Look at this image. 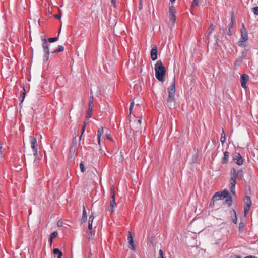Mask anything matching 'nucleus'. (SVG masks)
<instances>
[{
  "mask_svg": "<svg viewBox=\"0 0 258 258\" xmlns=\"http://www.w3.org/2000/svg\"><path fill=\"white\" fill-rule=\"evenodd\" d=\"M215 30V26L213 25L212 23H211L210 25L209 26L208 29V36L207 38H209V36L211 34V33L213 32V31Z\"/></svg>",
  "mask_w": 258,
  "mask_h": 258,
  "instance_id": "4be33fe9",
  "label": "nucleus"
},
{
  "mask_svg": "<svg viewBox=\"0 0 258 258\" xmlns=\"http://www.w3.org/2000/svg\"><path fill=\"white\" fill-rule=\"evenodd\" d=\"M61 257H62V256H57V258H62Z\"/></svg>",
  "mask_w": 258,
  "mask_h": 258,
  "instance_id": "bf43d9fd",
  "label": "nucleus"
},
{
  "mask_svg": "<svg viewBox=\"0 0 258 258\" xmlns=\"http://www.w3.org/2000/svg\"><path fill=\"white\" fill-rule=\"evenodd\" d=\"M214 38L216 39V43L215 44H216L217 46H219L218 44V41H219V39L215 35L214 36Z\"/></svg>",
  "mask_w": 258,
  "mask_h": 258,
  "instance_id": "09e8293b",
  "label": "nucleus"
},
{
  "mask_svg": "<svg viewBox=\"0 0 258 258\" xmlns=\"http://www.w3.org/2000/svg\"><path fill=\"white\" fill-rule=\"evenodd\" d=\"M237 173V178L238 180H241L243 178V171L242 170L240 169L238 171H236Z\"/></svg>",
  "mask_w": 258,
  "mask_h": 258,
  "instance_id": "412c9836",
  "label": "nucleus"
},
{
  "mask_svg": "<svg viewBox=\"0 0 258 258\" xmlns=\"http://www.w3.org/2000/svg\"><path fill=\"white\" fill-rule=\"evenodd\" d=\"M64 47L62 45H58V48L54 50L52 53H57L59 52H61L63 51Z\"/></svg>",
  "mask_w": 258,
  "mask_h": 258,
  "instance_id": "393cba45",
  "label": "nucleus"
},
{
  "mask_svg": "<svg viewBox=\"0 0 258 258\" xmlns=\"http://www.w3.org/2000/svg\"><path fill=\"white\" fill-rule=\"evenodd\" d=\"M127 240L128 241L129 248L133 251H135L136 246L134 244L133 236L132 233L130 231L128 232Z\"/></svg>",
  "mask_w": 258,
  "mask_h": 258,
  "instance_id": "1a4fd4ad",
  "label": "nucleus"
},
{
  "mask_svg": "<svg viewBox=\"0 0 258 258\" xmlns=\"http://www.w3.org/2000/svg\"><path fill=\"white\" fill-rule=\"evenodd\" d=\"M199 4V0H193L192 6L195 4L196 5L198 6Z\"/></svg>",
  "mask_w": 258,
  "mask_h": 258,
  "instance_id": "c03bdc74",
  "label": "nucleus"
},
{
  "mask_svg": "<svg viewBox=\"0 0 258 258\" xmlns=\"http://www.w3.org/2000/svg\"><path fill=\"white\" fill-rule=\"evenodd\" d=\"M60 28L59 29V32H58V36H59L60 33ZM58 39V36L57 37H52V38H49L48 39V41L50 43H53V42H54L56 41H57Z\"/></svg>",
  "mask_w": 258,
  "mask_h": 258,
  "instance_id": "a878e982",
  "label": "nucleus"
},
{
  "mask_svg": "<svg viewBox=\"0 0 258 258\" xmlns=\"http://www.w3.org/2000/svg\"><path fill=\"white\" fill-rule=\"evenodd\" d=\"M80 168L81 172L84 173L85 171V168L84 164L82 162H81L80 163Z\"/></svg>",
  "mask_w": 258,
  "mask_h": 258,
  "instance_id": "e433bc0d",
  "label": "nucleus"
},
{
  "mask_svg": "<svg viewBox=\"0 0 258 258\" xmlns=\"http://www.w3.org/2000/svg\"><path fill=\"white\" fill-rule=\"evenodd\" d=\"M241 40L238 42V44L240 47H245L246 46V42L248 40V33L244 24L242 23V28L240 30Z\"/></svg>",
  "mask_w": 258,
  "mask_h": 258,
  "instance_id": "f03ea898",
  "label": "nucleus"
},
{
  "mask_svg": "<svg viewBox=\"0 0 258 258\" xmlns=\"http://www.w3.org/2000/svg\"><path fill=\"white\" fill-rule=\"evenodd\" d=\"M230 189L231 192L232 194L235 195V185L236 184V179H237V173H236V170L235 168H232L230 170Z\"/></svg>",
  "mask_w": 258,
  "mask_h": 258,
  "instance_id": "7ed1b4c3",
  "label": "nucleus"
},
{
  "mask_svg": "<svg viewBox=\"0 0 258 258\" xmlns=\"http://www.w3.org/2000/svg\"><path fill=\"white\" fill-rule=\"evenodd\" d=\"M58 256H62V252L61 251H60V252L58 254Z\"/></svg>",
  "mask_w": 258,
  "mask_h": 258,
  "instance_id": "603ef678",
  "label": "nucleus"
},
{
  "mask_svg": "<svg viewBox=\"0 0 258 258\" xmlns=\"http://www.w3.org/2000/svg\"><path fill=\"white\" fill-rule=\"evenodd\" d=\"M89 233L90 235H92V231H89Z\"/></svg>",
  "mask_w": 258,
  "mask_h": 258,
  "instance_id": "4d7b16f0",
  "label": "nucleus"
},
{
  "mask_svg": "<svg viewBox=\"0 0 258 258\" xmlns=\"http://www.w3.org/2000/svg\"><path fill=\"white\" fill-rule=\"evenodd\" d=\"M132 109H133L132 108H130V109H129V110H130V115H131V114L132 113Z\"/></svg>",
  "mask_w": 258,
  "mask_h": 258,
  "instance_id": "6e6d98bb",
  "label": "nucleus"
},
{
  "mask_svg": "<svg viewBox=\"0 0 258 258\" xmlns=\"http://www.w3.org/2000/svg\"><path fill=\"white\" fill-rule=\"evenodd\" d=\"M221 199L222 198L220 195V192L218 191L216 192L212 197L213 204H214L215 201L219 200Z\"/></svg>",
  "mask_w": 258,
  "mask_h": 258,
  "instance_id": "6ab92c4d",
  "label": "nucleus"
},
{
  "mask_svg": "<svg viewBox=\"0 0 258 258\" xmlns=\"http://www.w3.org/2000/svg\"><path fill=\"white\" fill-rule=\"evenodd\" d=\"M58 235V232L57 231H54L52 232L50 237L49 238L48 241L49 242L50 244L51 245L53 239L55 238Z\"/></svg>",
  "mask_w": 258,
  "mask_h": 258,
  "instance_id": "aec40b11",
  "label": "nucleus"
},
{
  "mask_svg": "<svg viewBox=\"0 0 258 258\" xmlns=\"http://www.w3.org/2000/svg\"><path fill=\"white\" fill-rule=\"evenodd\" d=\"M230 153L228 151L224 152V157L221 159V163L223 164H226L228 162V159L229 157Z\"/></svg>",
  "mask_w": 258,
  "mask_h": 258,
  "instance_id": "dca6fc26",
  "label": "nucleus"
},
{
  "mask_svg": "<svg viewBox=\"0 0 258 258\" xmlns=\"http://www.w3.org/2000/svg\"><path fill=\"white\" fill-rule=\"evenodd\" d=\"M170 1L171 2V3H173L175 1V0H170Z\"/></svg>",
  "mask_w": 258,
  "mask_h": 258,
  "instance_id": "13d9d810",
  "label": "nucleus"
},
{
  "mask_svg": "<svg viewBox=\"0 0 258 258\" xmlns=\"http://www.w3.org/2000/svg\"><path fill=\"white\" fill-rule=\"evenodd\" d=\"M54 17L57 19H60L61 18V15L58 14H55L54 15Z\"/></svg>",
  "mask_w": 258,
  "mask_h": 258,
  "instance_id": "a18cd8bd",
  "label": "nucleus"
},
{
  "mask_svg": "<svg viewBox=\"0 0 258 258\" xmlns=\"http://www.w3.org/2000/svg\"><path fill=\"white\" fill-rule=\"evenodd\" d=\"M247 54V50L244 49L243 51L241 52V55L240 56L241 58H242L243 60L246 58Z\"/></svg>",
  "mask_w": 258,
  "mask_h": 258,
  "instance_id": "c756f323",
  "label": "nucleus"
},
{
  "mask_svg": "<svg viewBox=\"0 0 258 258\" xmlns=\"http://www.w3.org/2000/svg\"><path fill=\"white\" fill-rule=\"evenodd\" d=\"M222 131H223L221 134L220 141L222 142V143H224L226 141V138H225V133L224 132L223 129H222Z\"/></svg>",
  "mask_w": 258,
  "mask_h": 258,
  "instance_id": "473e14b6",
  "label": "nucleus"
},
{
  "mask_svg": "<svg viewBox=\"0 0 258 258\" xmlns=\"http://www.w3.org/2000/svg\"><path fill=\"white\" fill-rule=\"evenodd\" d=\"M244 230V224L242 222H240L239 224V232H242Z\"/></svg>",
  "mask_w": 258,
  "mask_h": 258,
  "instance_id": "c9c22d12",
  "label": "nucleus"
},
{
  "mask_svg": "<svg viewBox=\"0 0 258 258\" xmlns=\"http://www.w3.org/2000/svg\"><path fill=\"white\" fill-rule=\"evenodd\" d=\"M61 250H59L58 248H54L53 250V252L54 254L58 255V254L60 252Z\"/></svg>",
  "mask_w": 258,
  "mask_h": 258,
  "instance_id": "ea45409f",
  "label": "nucleus"
},
{
  "mask_svg": "<svg viewBox=\"0 0 258 258\" xmlns=\"http://www.w3.org/2000/svg\"><path fill=\"white\" fill-rule=\"evenodd\" d=\"M243 203L244 212L245 215H246L249 212L252 204L250 197L249 196L246 195L243 199Z\"/></svg>",
  "mask_w": 258,
  "mask_h": 258,
  "instance_id": "423d86ee",
  "label": "nucleus"
},
{
  "mask_svg": "<svg viewBox=\"0 0 258 258\" xmlns=\"http://www.w3.org/2000/svg\"><path fill=\"white\" fill-rule=\"evenodd\" d=\"M86 123L85 122H84V124H83V126L82 127L81 135V136L79 137L80 140L81 139L82 135H83L84 132H85V128H86Z\"/></svg>",
  "mask_w": 258,
  "mask_h": 258,
  "instance_id": "72a5a7b5",
  "label": "nucleus"
},
{
  "mask_svg": "<svg viewBox=\"0 0 258 258\" xmlns=\"http://www.w3.org/2000/svg\"><path fill=\"white\" fill-rule=\"evenodd\" d=\"M93 108V103H92L91 101H90V102H89L88 109L86 112V117L87 119H89L91 117Z\"/></svg>",
  "mask_w": 258,
  "mask_h": 258,
  "instance_id": "2eb2a0df",
  "label": "nucleus"
},
{
  "mask_svg": "<svg viewBox=\"0 0 258 258\" xmlns=\"http://www.w3.org/2000/svg\"><path fill=\"white\" fill-rule=\"evenodd\" d=\"M2 146L1 143L0 142V153H2Z\"/></svg>",
  "mask_w": 258,
  "mask_h": 258,
  "instance_id": "5fc2aeb1",
  "label": "nucleus"
},
{
  "mask_svg": "<svg viewBox=\"0 0 258 258\" xmlns=\"http://www.w3.org/2000/svg\"><path fill=\"white\" fill-rule=\"evenodd\" d=\"M175 80L174 79L173 84L167 88L168 96L166 101L169 103H171L174 101L175 92Z\"/></svg>",
  "mask_w": 258,
  "mask_h": 258,
  "instance_id": "39448f33",
  "label": "nucleus"
},
{
  "mask_svg": "<svg viewBox=\"0 0 258 258\" xmlns=\"http://www.w3.org/2000/svg\"><path fill=\"white\" fill-rule=\"evenodd\" d=\"M252 11L255 15H258V7H253Z\"/></svg>",
  "mask_w": 258,
  "mask_h": 258,
  "instance_id": "58836bf2",
  "label": "nucleus"
},
{
  "mask_svg": "<svg viewBox=\"0 0 258 258\" xmlns=\"http://www.w3.org/2000/svg\"><path fill=\"white\" fill-rule=\"evenodd\" d=\"M23 93H22V99L21 100H20L21 101V103L20 104V106H21V104L22 103V102H23V100L25 98V95H26V92H25V89L24 88H23Z\"/></svg>",
  "mask_w": 258,
  "mask_h": 258,
  "instance_id": "f704fd0d",
  "label": "nucleus"
},
{
  "mask_svg": "<svg viewBox=\"0 0 258 258\" xmlns=\"http://www.w3.org/2000/svg\"><path fill=\"white\" fill-rule=\"evenodd\" d=\"M241 256L240 255H231L229 258H241Z\"/></svg>",
  "mask_w": 258,
  "mask_h": 258,
  "instance_id": "49530a36",
  "label": "nucleus"
},
{
  "mask_svg": "<svg viewBox=\"0 0 258 258\" xmlns=\"http://www.w3.org/2000/svg\"><path fill=\"white\" fill-rule=\"evenodd\" d=\"M158 258H163V252L161 249L159 250V256Z\"/></svg>",
  "mask_w": 258,
  "mask_h": 258,
  "instance_id": "a19ab883",
  "label": "nucleus"
},
{
  "mask_svg": "<svg viewBox=\"0 0 258 258\" xmlns=\"http://www.w3.org/2000/svg\"><path fill=\"white\" fill-rule=\"evenodd\" d=\"M110 195H111V201H115V190H114V189L113 187H112L110 189Z\"/></svg>",
  "mask_w": 258,
  "mask_h": 258,
  "instance_id": "7c9ffc66",
  "label": "nucleus"
},
{
  "mask_svg": "<svg viewBox=\"0 0 258 258\" xmlns=\"http://www.w3.org/2000/svg\"><path fill=\"white\" fill-rule=\"evenodd\" d=\"M235 21L234 12L232 11L231 13V22L228 25V32L227 33V35L229 36L232 35L231 29L233 28Z\"/></svg>",
  "mask_w": 258,
  "mask_h": 258,
  "instance_id": "9b49d317",
  "label": "nucleus"
},
{
  "mask_svg": "<svg viewBox=\"0 0 258 258\" xmlns=\"http://www.w3.org/2000/svg\"><path fill=\"white\" fill-rule=\"evenodd\" d=\"M141 122L142 120L141 119H139L136 121L137 126L135 128L136 132H139V130L141 128Z\"/></svg>",
  "mask_w": 258,
  "mask_h": 258,
  "instance_id": "cd10ccee",
  "label": "nucleus"
},
{
  "mask_svg": "<svg viewBox=\"0 0 258 258\" xmlns=\"http://www.w3.org/2000/svg\"><path fill=\"white\" fill-rule=\"evenodd\" d=\"M157 46L154 45L150 52L151 58L153 61L157 59Z\"/></svg>",
  "mask_w": 258,
  "mask_h": 258,
  "instance_id": "ddd939ff",
  "label": "nucleus"
},
{
  "mask_svg": "<svg viewBox=\"0 0 258 258\" xmlns=\"http://www.w3.org/2000/svg\"><path fill=\"white\" fill-rule=\"evenodd\" d=\"M88 230L92 231V224L89 222L88 223Z\"/></svg>",
  "mask_w": 258,
  "mask_h": 258,
  "instance_id": "37998d69",
  "label": "nucleus"
},
{
  "mask_svg": "<svg viewBox=\"0 0 258 258\" xmlns=\"http://www.w3.org/2000/svg\"><path fill=\"white\" fill-rule=\"evenodd\" d=\"M243 60L239 57L235 61V66H240L243 62Z\"/></svg>",
  "mask_w": 258,
  "mask_h": 258,
  "instance_id": "2f4dec72",
  "label": "nucleus"
},
{
  "mask_svg": "<svg viewBox=\"0 0 258 258\" xmlns=\"http://www.w3.org/2000/svg\"><path fill=\"white\" fill-rule=\"evenodd\" d=\"M105 136L108 139H109L111 141H113V139L112 138L109 134H106Z\"/></svg>",
  "mask_w": 258,
  "mask_h": 258,
  "instance_id": "79ce46f5",
  "label": "nucleus"
},
{
  "mask_svg": "<svg viewBox=\"0 0 258 258\" xmlns=\"http://www.w3.org/2000/svg\"><path fill=\"white\" fill-rule=\"evenodd\" d=\"M87 212L85 210V206H83V214H82V217L81 219V223H85L87 221Z\"/></svg>",
  "mask_w": 258,
  "mask_h": 258,
  "instance_id": "f3484780",
  "label": "nucleus"
},
{
  "mask_svg": "<svg viewBox=\"0 0 258 258\" xmlns=\"http://www.w3.org/2000/svg\"><path fill=\"white\" fill-rule=\"evenodd\" d=\"M116 206V203L115 202V201H111L110 203V206H109L110 208H109V210L111 212H113L114 209Z\"/></svg>",
  "mask_w": 258,
  "mask_h": 258,
  "instance_id": "5701e85b",
  "label": "nucleus"
},
{
  "mask_svg": "<svg viewBox=\"0 0 258 258\" xmlns=\"http://www.w3.org/2000/svg\"><path fill=\"white\" fill-rule=\"evenodd\" d=\"M194 154L192 156L191 160L190 161V164H194L197 162L198 156H199V152L198 150L196 148L194 149Z\"/></svg>",
  "mask_w": 258,
  "mask_h": 258,
  "instance_id": "4468645a",
  "label": "nucleus"
},
{
  "mask_svg": "<svg viewBox=\"0 0 258 258\" xmlns=\"http://www.w3.org/2000/svg\"><path fill=\"white\" fill-rule=\"evenodd\" d=\"M30 144H31V147L33 150V155L35 158H37L38 153H37V147L38 144L37 143V140L36 138L34 137L31 136L30 137Z\"/></svg>",
  "mask_w": 258,
  "mask_h": 258,
  "instance_id": "0eeeda50",
  "label": "nucleus"
},
{
  "mask_svg": "<svg viewBox=\"0 0 258 258\" xmlns=\"http://www.w3.org/2000/svg\"><path fill=\"white\" fill-rule=\"evenodd\" d=\"M226 202L227 203L228 207H230L232 204V199L231 195L226 198Z\"/></svg>",
  "mask_w": 258,
  "mask_h": 258,
  "instance_id": "bb28decb",
  "label": "nucleus"
},
{
  "mask_svg": "<svg viewBox=\"0 0 258 258\" xmlns=\"http://www.w3.org/2000/svg\"><path fill=\"white\" fill-rule=\"evenodd\" d=\"M155 77L159 81L165 80L166 69L161 60H158L155 66Z\"/></svg>",
  "mask_w": 258,
  "mask_h": 258,
  "instance_id": "f257e3e1",
  "label": "nucleus"
},
{
  "mask_svg": "<svg viewBox=\"0 0 258 258\" xmlns=\"http://www.w3.org/2000/svg\"><path fill=\"white\" fill-rule=\"evenodd\" d=\"M111 5L114 7L115 8V6H116V4H115V0H111Z\"/></svg>",
  "mask_w": 258,
  "mask_h": 258,
  "instance_id": "de8ad7c7",
  "label": "nucleus"
},
{
  "mask_svg": "<svg viewBox=\"0 0 258 258\" xmlns=\"http://www.w3.org/2000/svg\"><path fill=\"white\" fill-rule=\"evenodd\" d=\"M94 218H95V217L93 215V213H92V214L91 215H90V216L89 217L88 223L90 222V223L92 224Z\"/></svg>",
  "mask_w": 258,
  "mask_h": 258,
  "instance_id": "4c0bfd02",
  "label": "nucleus"
},
{
  "mask_svg": "<svg viewBox=\"0 0 258 258\" xmlns=\"http://www.w3.org/2000/svg\"><path fill=\"white\" fill-rule=\"evenodd\" d=\"M249 79V76L246 74H242L240 77V82L241 87L243 88H246V83Z\"/></svg>",
  "mask_w": 258,
  "mask_h": 258,
  "instance_id": "f8f14e48",
  "label": "nucleus"
},
{
  "mask_svg": "<svg viewBox=\"0 0 258 258\" xmlns=\"http://www.w3.org/2000/svg\"><path fill=\"white\" fill-rule=\"evenodd\" d=\"M220 195H221L222 199H224L225 198H227L230 195L228 190L225 189L223 191H222L221 192H220Z\"/></svg>",
  "mask_w": 258,
  "mask_h": 258,
  "instance_id": "b1692460",
  "label": "nucleus"
},
{
  "mask_svg": "<svg viewBox=\"0 0 258 258\" xmlns=\"http://www.w3.org/2000/svg\"><path fill=\"white\" fill-rule=\"evenodd\" d=\"M133 106H134V102H132L131 103V104H130V108H133Z\"/></svg>",
  "mask_w": 258,
  "mask_h": 258,
  "instance_id": "864d4df0",
  "label": "nucleus"
},
{
  "mask_svg": "<svg viewBox=\"0 0 258 258\" xmlns=\"http://www.w3.org/2000/svg\"><path fill=\"white\" fill-rule=\"evenodd\" d=\"M90 101H91V102L93 103V96L90 98L89 102H90Z\"/></svg>",
  "mask_w": 258,
  "mask_h": 258,
  "instance_id": "3c124183",
  "label": "nucleus"
},
{
  "mask_svg": "<svg viewBox=\"0 0 258 258\" xmlns=\"http://www.w3.org/2000/svg\"><path fill=\"white\" fill-rule=\"evenodd\" d=\"M176 12L174 6H170L169 7V16L173 24L175 23L176 21Z\"/></svg>",
  "mask_w": 258,
  "mask_h": 258,
  "instance_id": "9d476101",
  "label": "nucleus"
},
{
  "mask_svg": "<svg viewBox=\"0 0 258 258\" xmlns=\"http://www.w3.org/2000/svg\"><path fill=\"white\" fill-rule=\"evenodd\" d=\"M103 127L102 126H101L97 131V140L98 144L99 146H100V137L102 136V135L103 134Z\"/></svg>",
  "mask_w": 258,
  "mask_h": 258,
  "instance_id": "a211bd4d",
  "label": "nucleus"
},
{
  "mask_svg": "<svg viewBox=\"0 0 258 258\" xmlns=\"http://www.w3.org/2000/svg\"><path fill=\"white\" fill-rule=\"evenodd\" d=\"M43 43H42V48L43 49V51L44 54L43 57V60L44 62H46L49 59V44H48L47 40L45 38H42L41 39Z\"/></svg>",
  "mask_w": 258,
  "mask_h": 258,
  "instance_id": "20e7f679",
  "label": "nucleus"
},
{
  "mask_svg": "<svg viewBox=\"0 0 258 258\" xmlns=\"http://www.w3.org/2000/svg\"><path fill=\"white\" fill-rule=\"evenodd\" d=\"M233 212V214L234 215V218H233L232 219V222L234 223V224H236L237 223V216H236V211H235L234 209H232V211L230 212L231 213V212Z\"/></svg>",
  "mask_w": 258,
  "mask_h": 258,
  "instance_id": "c85d7f7f",
  "label": "nucleus"
},
{
  "mask_svg": "<svg viewBox=\"0 0 258 258\" xmlns=\"http://www.w3.org/2000/svg\"><path fill=\"white\" fill-rule=\"evenodd\" d=\"M232 157L233 160L236 161V163L238 165L240 166L243 164V159L239 153L235 152L233 154Z\"/></svg>",
  "mask_w": 258,
  "mask_h": 258,
  "instance_id": "6e6552de",
  "label": "nucleus"
},
{
  "mask_svg": "<svg viewBox=\"0 0 258 258\" xmlns=\"http://www.w3.org/2000/svg\"><path fill=\"white\" fill-rule=\"evenodd\" d=\"M57 225L59 227H61L62 226V222H60V221H58L57 223Z\"/></svg>",
  "mask_w": 258,
  "mask_h": 258,
  "instance_id": "8fccbe9b",
  "label": "nucleus"
}]
</instances>
